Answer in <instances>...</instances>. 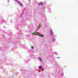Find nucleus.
Returning <instances> with one entry per match:
<instances>
[{"instance_id":"1","label":"nucleus","mask_w":78,"mask_h":78,"mask_svg":"<svg viewBox=\"0 0 78 78\" xmlns=\"http://www.w3.org/2000/svg\"><path fill=\"white\" fill-rule=\"evenodd\" d=\"M36 33H37V34H35L36 35H38L39 36H40L41 37H44V36L39 33L38 32H36Z\"/></svg>"},{"instance_id":"2","label":"nucleus","mask_w":78,"mask_h":78,"mask_svg":"<svg viewBox=\"0 0 78 78\" xmlns=\"http://www.w3.org/2000/svg\"><path fill=\"white\" fill-rule=\"evenodd\" d=\"M37 33V32H35L34 33H32V34L33 35H35V36H37V35H36V34H37V33Z\"/></svg>"},{"instance_id":"3","label":"nucleus","mask_w":78,"mask_h":78,"mask_svg":"<svg viewBox=\"0 0 78 78\" xmlns=\"http://www.w3.org/2000/svg\"><path fill=\"white\" fill-rule=\"evenodd\" d=\"M38 5H43V3L42 2H41L40 3L38 4Z\"/></svg>"},{"instance_id":"4","label":"nucleus","mask_w":78,"mask_h":78,"mask_svg":"<svg viewBox=\"0 0 78 78\" xmlns=\"http://www.w3.org/2000/svg\"><path fill=\"white\" fill-rule=\"evenodd\" d=\"M42 67L41 66H40L39 67V69H42Z\"/></svg>"},{"instance_id":"5","label":"nucleus","mask_w":78,"mask_h":78,"mask_svg":"<svg viewBox=\"0 0 78 78\" xmlns=\"http://www.w3.org/2000/svg\"><path fill=\"white\" fill-rule=\"evenodd\" d=\"M19 4H20V5L21 6H23V5L22 4V3L21 2Z\"/></svg>"},{"instance_id":"6","label":"nucleus","mask_w":78,"mask_h":78,"mask_svg":"<svg viewBox=\"0 0 78 78\" xmlns=\"http://www.w3.org/2000/svg\"><path fill=\"white\" fill-rule=\"evenodd\" d=\"M50 33L51 34H53V31L52 30H51L50 31Z\"/></svg>"},{"instance_id":"7","label":"nucleus","mask_w":78,"mask_h":78,"mask_svg":"<svg viewBox=\"0 0 78 78\" xmlns=\"http://www.w3.org/2000/svg\"><path fill=\"white\" fill-rule=\"evenodd\" d=\"M16 2H17V3H19V4L20 2L19 1H16Z\"/></svg>"},{"instance_id":"8","label":"nucleus","mask_w":78,"mask_h":78,"mask_svg":"<svg viewBox=\"0 0 78 78\" xmlns=\"http://www.w3.org/2000/svg\"><path fill=\"white\" fill-rule=\"evenodd\" d=\"M39 59L40 60V61H42V58H39Z\"/></svg>"},{"instance_id":"9","label":"nucleus","mask_w":78,"mask_h":78,"mask_svg":"<svg viewBox=\"0 0 78 78\" xmlns=\"http://www.w3.org/2000/svg\"><path fill=\"white\" fill-rule=\"evenodd\" d=\"M39 59L40 60V61H42V58H39Z\"/></svg>"},{"instance_id":"10","label":"nucleus","mask_w":78,"mask_h":78,"mask_svg":"<svg viewBox=\"0 0 78 78\" xmlns=\"http://www.w3.org/2000/svg\"><path fill=\"white\" fill-rule=\"evenodd\" d=\"M39 28H40V27L39 26L38 27V28H37V30H39Z\"/></svg>"},{"instance_id":"11","label":"nucleus","mask_w":78,"mask_h":78,"mask_svg":"<svg viewBox=\"0 0 78 78\" xmlns=\"http://www.w3.org/2000/svg\"><path fill=\"white\" fill-rule=\"evenodd\" d=\"M31 48L32 49H34V47H33V46H32L31 47Z\"/></svg>"},{"instance_id":"12","label":"nucleus","mask_w":78,"mask_h":78,"mask_svg":"<svg viewBox=\"0 0 78 78\" xmlns=\"http://www.w3.org/2000/svg\"><path fill=\"white\" fill-rule=\"evenodd\" d=\"M55 41V39H54L53 40H52V41L54 42Z\"/></svg>"},{"instance_id":"13","label":"nucleus","mask_w":78,"mask_h":78,"mask_svg":"<svg viewBox=\"0 0 78 78\" xmlns=\"http://www.w3.org/2000/svg\"><path fill=\"white\" fill-rule=\"evenodd\" d=\"M40 25H41V23H40L39 24V26H40Z\"/></svg>"},{"instance_id":"14","label":"nucleus","mask_w":78,"mask_h":78,"mask_svg":"<svg viewBox=\"0 0 78 78\" xmlns=\"http://www.w3.org/2000/svg\"><path fill=\"white\" fill-rule=\"evenodd\" d=\"M57 58H59V57H57Z\"/></svg>"}]
</instances>
